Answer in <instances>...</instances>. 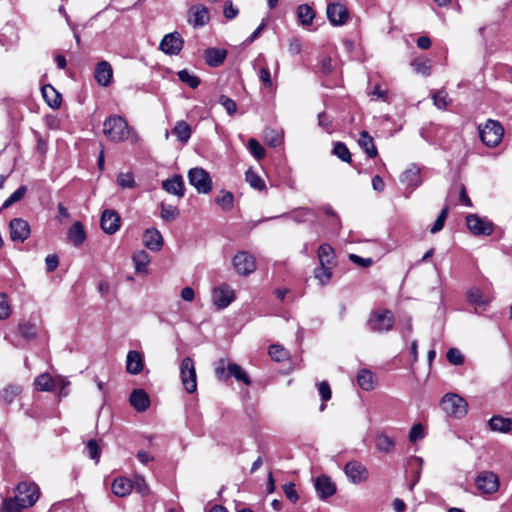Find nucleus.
I'll list each match as a JSON object with an SVG mask.
<instances>
[{
	"label": "nucleus",
	"instance_id": "nucleus-1",
	"mask_svg": "<svg viewBox=\"0 0 512 512\" xmlns=\"http://www.w3.org/2000/svg\"><path fill=\"white\" fill-rule=\"evenodd\" d=\"M103 132L109 140L122 142L129 137L130 128L122 116L112 115L104 121Z\"/></svg>",
	"mask_w": 512,
	"mask_h": 512
},
{
	"label": "nucleus",
	"instance_id": "nucleus-2",
	"mask_svg": "<svg viewBox=\"0 0 512 512\" xmlns=\"http://www.w3.org/2000/svg\"><path fill=\"white\" fill-rule=\"evenodd\" d=\"M441 409L450 417L463 418L468 412L467 401L456 393H446L440 401Z\"/></svg>",
	"mask_w": 512,
	"mask_h": 512
},
{
	"label": "nucleus",
	"instance_id": "nucleus-3",
	"mask_svg": "<svg viewBox=\"0 0 512 512\" xmlns=\"http://www.w3.org/2000/svg\"><path fill=\"white\" fill-rule=\"evenodd\" d=\"M14 490L15 496L13 498L21 502L22 506L32 507L40 497V488L32 481L19 482Z\"/></svg>",
	"mask_w": 512,
	"mask_h": 512
},
{
	"label": "nucleus",
	"instance_id": "nucleus-4",
	"mask_svg": "<svg viewBox=\"0 0 512 512\" xmlns=\"http://www.w3.org/2000/svg\"><path fill=\"white\" fill-rule=\"evenodd\" d=\"M481 141L488 147H496L502 141L504 129L498 121L488 120L486 124L479 126Z\"/></svg>",
	"mask_w": 512,
	"mask_h": 512
},
{
	"label": "nucleus",
	"instance_id": "nucleus-5",
	"mask_svg": "<svg viewBox=\"0 0 512 512\" xmlns=\"http://www.w3.org/2000/svg\"><path fill=\"white\" fill-rule=\"evenodd\" d=\"M188 180L198 193L208 194L213 188L210 174L201 167H194L188 171Z\"/></svg>",
	"mask_w": 512,
	"mask_h": 512
},
{
	"label": "nucleus",
	"instance_id": "nucleus-6",
	"mask_svg": "<svg viewBox=\"0 0 512 512\" xmlns=\"http://www.w3.org/2000/svg\"><path fill=\"white\" fill-rule=\"evenodd\" d=\"M215 374L220 380H227L230 376H233L238 381H243L246 385L251 383L247 373L236 363H228L225 365V360L221 359L216 368Z\"/></svg>",
	"mask_w": 512,
	"mask_h": 512
},
{
	"label": "nucleus",
	"instance_id": "nucleus-7",
	"mask_svg": "<svg viewBox=\"0 0 512 512\" xmlns=\"http://www.w3.org/2000/svg\"><path fill=\"white\" fill-rule=\"evenodd\" d=\"M180 377L184 389L188 393H194L197 390V375L194 361L190 357H185L180 364Z\"/></svg>",
	"mask_w": 512,
	"mask_h": 512
},
{
	"label": "nucleus",
	"instance_id": "nucleus-8",
	"mask_svg": "<svg viewBox=\"0 0 512 512\" xmlns=\"http://www.w3.org/2000/svg\"><path fill=\"white\" fill-rule=\"evenodd\" d=\"M235 299L234 290L226 283H222L212 290V302L217 309L228 307Z\"/></svg>",
	"mask_w": 512,
	"mask_h": 512
},
{
	"label": "nucleus",
	"instance_id": "nucleus-9",
	"mask_svg": "<svg viewBox=\"0 0 512 512\" xmlns=\"http://www.w3.org/2000/svg\"><path fill=\"white\" fill-rule=\"evenodd\" d=\"M368 325L375 332H387L393 326V315L389 310L376 311L371 314Z\"/></svg>",
	"mask_w": 512,
	"mask_h": 512
},
{
	"label": "nucleus",
	"instance_id": "nucleus-10",
	"mask_svg": "<svg viewBox=\"0 0 512 512\" xmlns=\"http://www.w3.org/2000/svg\"><path fill=\"white\" fill-rule=\"evenodd\" d=\"M184 46V40L180 33L166 34L160 42L159 49L167 55H178Z\"/></svg>",
	"mask_w": 512,
	"mask_h": 512
},
{
	"label": "nucleus",
	"instance_id": "nucleus-11",
	"mask_svg": "<svg viewBox=\"0 0 512 512\" xmlns=\"http://www.w3.org/2000/svg\"><path fill=\"white\" fill-rule=\"evenodd\" d=\"M232 262L236 272L243 276L253 273L256 269L254 257L246 251L238 252Z\"/></svg>",
	"mask_w": 512,
	"mask_h": 512
},
{
	"label": "nucleus",
	"instance_id": "nucleus-12",
	"mask_svg": "<svg viewBox=\"0 0 512 512\" xmlns=\"http://www.w3.org/2000/svg\"><path fill=\"white\" fill-rule=\"evenodd\" d=\"M466 224L471 233L475 235H490L493 232V224L486 218L475 214L466 217Z\"/></svg>",
	"mask_w": 512,
	"mask_h": 512
},
{
	"label": "nucleus",
	"instance_id": "nucleus-13",
	"mask_svg": "<svg viewBox=\"0 0 512 512\" xmlns=\"http://www.w3.org/2000/svg\"><path fill=\"white\" fill-rule=\"evenodd\" d=\"M327 18L333 26L344 25L349 18V11L342 3H330L326 9Z\"/></svg>",
	"mask_w": 512,
	"mask_h": 512
},
{
	"label": "nucleus",
	"instance_id": "nucleus-14",
	"mask_svg": "<svg viewBox=\"0 0 512 512\" xmlns=\"http://www.w3.org/2000/svg\"><path fill=\"white\" fill-rule=\"evenodd\" d=\"M10 238L12 241L24 242L30 236L29 223L22 218H14L9 223Z\"/></svg>",
	"mask_w": 512,
	"mask_h": 512
},
{
	"label": "nucleus",
	"instance_id": "nucleus-15",
	"mask_svg": "<svg viewBox=\"0 0 512 512\" xmlns=\"http://www.w3.org/2000/svg\"><path fill=\"white\" fill-rule=\"evenodd\" d=\"M344 470L348 479L354 484L365 482L368 479L367 468L358 461L348 462Z\"/></svg>",
	"mask_w": 512,
	"mask_h": 512
},
{
	"label": "nucleus",
	"instance_id": "nucleus-16",
	"mask_svg": "<svg viewBox=\"0 0 512 512\" xmlns=\"http://www.w3.org/2000/svg\"><path fill=\"white\" fill-rule=\"evenodd\" d=\"M209 20V10L204 5H193L188 11V22L193 27H203L209 22Z\"/></svg>",
	"mask_w": 512,
	"mask_h": 512
},
{
	"label": "nucleus",
	"instance_id": "nucleus-17",
	"mask_svg": "<svg viewBox=\"0 0 512 512\" xmlns=\"http://www.w3.org/2000/svg\"><path fill=\"white\" fill-rule=\"evenodd\" d=\"M477 488L486 494H492L499 488V479L493 472L481 473L476 479Z\"/></svg>",
	"mask_w": 512,
	"mask_h": 512
},
{
	"label": "nucleus",
	"instance_id": "nucleus-18",
	"mask_svg": "<svg viewBox=\"0 0 512 512\" xmlns=\"http://www.w3.org/2000/svg\"><path fill=\"white\" fill-rule=\"evenodd\" d=\"M317 495L321 499H327L335 494L336 486L333 481L326 475L318 476L314 483Z\"/></svg>",
	"mask_w": 512,
	"mask_h": 512
},
{
	"label": "nucleus",
	"instance_id": "nucleus-19",
	"mask_svg": "<svg viewBox=\"0 0 512 512\" xmlns=\"http://www.w3.org/2000/svg\"><path fill=\"white\" fill-rule=\"evenodd\" d=\"M101 228L107 234H114L120 228V217L114 210H105L101 216Z\"/></svg>",
	"mask_w": 512,
	"mask_h": 512
},
{
	"label": "nucleus",
	"instance_id": "nucleus-20",
	"mask_svg": "<svg viewBox=\"0 0 512 512\" xmlns=\"http://www.w3.org/2000/svg\"><path fill=\"white\" fill-rule=\"evenodd\" d=\"M113 76L112 66L107 61H101L97 64L94 77L99 85L108 86Z\"/></svg>",
	"mask_w": 512,
	"mask_h": 512
},
{
	"label": "nucleus",
	"instance_id": "nucleus-21",
	"mask_svg": "<svg viewBox=\"0 0 512 512\" xmlns=\"http://www.w3.org/2000/svg\"><path fill=\"white\" fill-rule=\"evenodd\" d=\"M144 367L143 356L141 353L135 350L128 352L126 357V370L129 374L137 375Z\"/></svg>",
	"mask_w": 512,
	"mask_h": 512
},
{
	"label": "nucleus",
	"instance_id": "nucleus-22",
	"mask_svg": "<svg viewBox=\"0 0 512 512\" xmlns=\"http://www.w3.org/2000/svg\"><path fill=\"white\" fill-rule=\"evenodd\" d=\"M143 243L148 249L158 251L163 246V238L157 229L150 228L143 234Z\"/></svg>",
	"mask_w": 512,
	"mask_h": 512
},
{
	"label": "nucleus",
	"instance_id": "nucleus-23",
	"mask_svg": "<svg viewBox=\"0 0 512 512\" xmlns=\"http://www.w3.org/2000/svg\"><path fill=\"white\" fill-rule=\"evenodd\" d=\"M162 187L167 193L178 197H183L185 194L184 182L180 175H175L170 179H166L163 181Z\"/></svg>",
	"mask_w": 512,
	"mask_h": 512
},
{
	"label": "nucleus",
	"instance_id": "nucleus-24",
	"mask_svg": "<svg viewBox=\"0 0 512 512\" xmlns=\"http://www.w3.org/2000/svg\"><path fill=\"white\" fill-rule=\"evenodd\" d=\"M130 404L139 412H144L150 405L148 394L142 389L134 390L130 395Z\"/></svg>",
	"mask_w": 512,
	"mask_h": 512
},
{
	"label": "nucleus",
	"instance_id": "nucleus-25",
	"mask_svg": "<svg viewBox=\"0 0 512 512\" xmlns=\"http://www.w3.org/2000/svg\"><path fill=\"white\" fill-rule=\"evenodd\" d=\"M42 96L49 107L57 109L62 102L61 94L50 84H46L41 89Z\"/></svg>",
	"mask_w": 512,
	"mask_h": 512
},
{
	"label": "nucleus",
	"instance_id": "nucleus-26",
	"mask_svg": "<svg viewBox=\"0 0 512 512\" xmlns=\"http://www.w3.org/2000/svg\"><path fill=\"white\" fill-rule=\"evenodd\" d=\"M171 133L176 136L177 140L185 145L191 138L192 129L191 126L184 120L177 121L173 127Z\"/></svg>",
	"mask_w": 512,
	"mask_h": 512
},
{
	"label": "nucleus",
	"instance_id": "nucleus-27",
	"mask_svg": "<svg viewBox=\"0 0 512 512\" xmlns=\"http://www.w3.org/2000/svg\"><path fill=\"white\" fill-rule=\"evenodd\" d=\"M227 51L218 48H208L204 51L206 63L211 67L220 66L226 59Z\"/></svg>",
	"mask_w": 512,
	"mask_h": 512
},
{
	"label": "nucleus",
	"instance_id": "nucleus-28",
	"mask_svg": "<svg viewBox=\"0 0 512 512\" xmlns=\"http://www.w3.org/2000/svg\"><path fill=\"white\" fill-rule=\"evenodd\" d=\"M356 380L359 387L365 391L373 390L376 384L375 374L368 369L359 370Z\"/></svg>",
	"mask_w": 512,
	"mask_h": 512
},
{
	"label": "nucleus",
	"instance_id": "nucleus-29",
	"mask_svg": "<svg viewBox=\"0 0 512 512\" xmlns=\"http://www.w3.org/2000/svg\"><path fill=\"white\" fill-rule=\"evenodd\" d=\"M112 492L118 497L129 495L133 489L132 481L126 477H117L112 483Z\"/></svg>",
	"mask_w": 512,
	"mask_h": 512
},
{
	"label": "nucleus",
	"instance_id": "nucleus-30",
	"mask_svg": "<svg viewBox=\"0 0 512 512\" xmlns=\"http://www.w3.org/2000/svg\"><path fill=\"white\" fill-rule=\"evenodd\" d=\"M400 181L410 187H418L421 184L420 169L416 165H411L401 175Z\"/></svg>",
	"mask_w": 512,
	"mask_h": 512
},
{
	"label": "nucleus",
	"instance_id": "nucleus-31",
	"mask_svg": "<svg viewBox=\"0 0 512 512\" xmlns=\"http://www.w3.org/2000/svg\"><path fill=\"white\" fill-rule=\"evenodd\" d=\"M68 239L75 245L80 246L86 239V233L81 222L76 221L68 230Z\"/></svg>",
	"mask_w": 512,
	"mask_h": 512
},
{
	"label": "nucleus",
	"instance_id": "nucleus-32",
	"mask_svg": "<svg viewBox=\"0 0 512 512\" xmlns=\"http://www.w3.org/2000/svg\"><path fill=\"white\" fill-rule=\"evenodd\" d=\"M22 391L21 386L9 384L0 391V402L3 405L12 404Z\"/></svg>",
	"mask_w": 512,
	"mask_h": 512
},
{
	"label": "nucleus",
	"instance_id": "nucleus-33",
	"mask_svg": "<svg viewBox=\"0 0 512 512\" xmlns=\"http://www.w3.org/2000/svg\"><path fill=\"white\" fill-rule=\"evenodd\" d=\"M488 425L494 432L508 433L512 428V420L502 416H493L488 421Z\"/></svg>",
	"mask_w": 512,
	"mask_h": 512
},
{
	"label": "nucleus",
	"instance_id": "nucleus-34",
	"mask_svg": "<svg viewBox=\"0 0 512 512\" xmlns=\"http://www.w3.org/2000/svg\"><path fill=\"white\" fill-rule=\"evenodd\" d=\"M466 296L468 303L476 307H485L490 302V298L476 287L469 289Z\"/></svg>",
	"mask_w": 512,
	"mask_h": 512
},
{
	"label": "nucleus",
	"instance_id": "nucleus-35",
	"mask_svg": "<svg viewBox=\"0 0 512 512\" xmlns=\"http://www.w3.org/2000/svg\"><path fill=\"white\" fill-rule=\"evenodd\" d=\"M358 144L370 158H375L377 156L378 152L374 145L373 138L367 131H362L360 133Z\"/></svg>",
	"mask_w": 512,
	"mask_h": 512
},
{
	"label": "nucleus",
	"instance_id": "nucleus-36",
	"mask_svg": "<svg viewBox=\"0 0 512 512\" xmlns=\"http://www.w3.org/2000/svg\"><path fill=\"white\" fill-rule=\"evenodd\" d=\"M297 18L301 25L310 26L315 18V11L308 4H301L297 7Z\"/></svg>",
	"mask_w": 512,
	"mask_h": 512
},
{
	"label": "nucleus",
	"instance_id": "nucleus-37",
	"mask_svg": "<svg viewBox=\"0 0 512 512\" xmlns=\"http://www.w3.org/2000/svg\"><path fill=\"white\" fill-rule=\"evenodd\" d=\"M288 218L295 222L303 223L314 219L315 212L310 208L300 207L290 212Z\"/></svg>",
	"mask_w": 512,
	"mask_h": 512
},
{
	"label": "nucleus",
	"instance_id": "nucleus-38",
	"mask_svg": "<svg viewBox=\"0 0 512 512\" xmlns=\"http://www.w3.org/2000/svg\"><path fill=\"white\" fill-rule=\"evenodd\" d=\"M318 259L320 265L333 266L335 259L333 248L328 244H322L318 249Z\"/></svg>",
	"mask_w": 512,
	"mask_h": 512
},
{
	"label": "nucleus",
	"instance_id": "nucleus-39",
	"mask_svg": "<svg viewBox=\"0 0 512 512\" xmlns=\"http://www.w3.org/2000/svg\"><path fill=\"white\" fill-rule=\"evenodd\" d=\"M215 202L224 211H230L234 205V196L231 192L222 190L215 198Z\"/></svg>",
	"mask_w": 512,
	"mask_h": 512
},
{
	"label": "nucleus",
	"instance_id": "nucleus-40",
	"mask_svg": "<svg viewBox=\"0 0 512 512\" xmlns=\"http://www.w3.org/2000/svg\"><path fill=\"white\" fill-rule=\"evenodd\" d=\"M133 262L135 264L136 272L145 273L147 271V265L150 262V257L147 252L141 250L134 254Z\"/></svg>",
	"mask_w": 512,
	"mask_h": 512
},
{
	"label": "nucleus",
	"instance_id": "nucleus-41",
	"mask_svg": "<svg viewBox=\"0 0 512 512\" xmlns=\"http://www.w3.org/2000/svg\"><path fill=\"white\" fill-rule=\"evenodd\" d=\"M34 384H35L36 389L39 391H52L54 388V380L47 373H43V374L39 375L35 379Z\"/></svg>",
	"mask_w": 512,
	"mask_h": 512
},
{
	"label": "nucleus",
	"instance_id": "nucleus-42",
	"mask_svg": "<svg viewBox=\"0 0 512 512\" xmlns=\"http://www.w3.org/2000/svg\"><path fill=\"white\" fill-rule=\"evenodd\" d=\"M394 446H395V442L393 441L392 438H390L386 434L381 433L376 437L377 450H379L381 452L388 453L393 450Z\"/></svg>",
	"mask_w": 512,
	"mask_h": 512
},
{
	"label": "nucleus",
	"instance_id": "nucleus-43",
	"mask_svg": "<svg viewBox=\"0 0 512 512\" xmlns=\"http://www.w3.org/2000/svg\"><path fill=\"white\" fill-rule=\"evenodd\" d=\"M177 75L181 82L187 84L192 89L197 88L200 84V78L190 73L187 69L178 71Z\"/></svg>",
	"mask_w": 512,
	"mask_h": 512
},
{
	"label": "nucleus",
	"instance_id": "nucleus-44",
	"mask_svg": "<svg viewBox=\"0 0 512 512\" xmlns=\"http://www.w3.org/2000/svg\"><path fill=\"white\" fill-rule=\"evenodd\" d=\"M270 357L276 362H283L289 358V352L283 346L273 344L268 351Z\"/></svg>",
	"mask_w": 512,
	"mask_h": 512
},
{
	"label": "nucleus",
	"instance_id": "nucleus-45",
	"mask_svg": "<svg viewBox=\"0 0 512 512\" xmlns=\"http://www.w3.org/2000/svg\"><path fill=\"white\" fill-rule=\"evenodd\" d=\"M245 179L249 185L257 190L265 189V181L253 170L249 169L245 174Z\"/></svg>",
	"mask_w": 512,
	"mask_h": 512
},
{
	"label": "nucleus",
	"instance_id": "nucleus-46",
	"mask_svg": "<svg viewBox=\"0 0 512 512\" xmlns=\"http://www.w3.org/2000/svg\"><path fill=\"white\" fill-rule=\"evenodd\" d=\"M332 153L341 159L343 162H351V153L347 146L342 142H336L333 147Z\"/></svg>",
	"mask_w": 512,
	"mask_h": 512
},
{
	"label": "nucleus",
	"instance_id": "nucleus-47",
	"mask_svg": "<svg viewBox=\"0 0 512 512\" xmlns=\"http://www.w3.org/2000/svg\"><path fill=\"white\" fill-rule=\"evenodd\" d=\"M264 141L268 146L277 147L282 143V135L274 129L264 131Z\"/></svg>",
	"mask_w": 512,
	"mask_h": 512
},
{
	"label": "nucleus",
	"instance_id": "nucleus-48",
	"mask_svg": "<svg viewBox=\"0 0 512 512\" xmlns=\"http://www.w3.org/2000/svg\"><path fill=\"white\" fill-rule=\"evenodd\" d=\"M26 508L29 507L22 506L21 502L13 497L5 499L2 503V512H22V510Z\"/></svg>",
	"mask_w": 512,
	"mask_h": 512
},
{
	"label": "nucleus",
	"instance_id": "nucleus-49",
	"mask_svg": "<svg viewBox=\"0 0 512 512\" xmlns=\"http://www.w3.org/2000/svg\"><path fill=\"white\" fill-rule=\"evenodd\" d=\"M331 268L332 266L329 265H320L314 271L315 278L318 279L321 284H326L332 276Z\"/></svg>",
	"mask_w": 512,
	"mask_h": 512
},
{
	"label": "nucleus",
	"instance_id": "nucleus-50",
	"mask_svg": "<svg viewBox=\"0 0 512 512\" xmlns=\"http://www.w3.org/2000/svg\"><path fill=\"white\" fill-rule=\"evenodd\" d=\"M412 66L417 73L424 76H428L431 73V63L428 59H415L412 62Z\"/></svg>",
	"mask_w": 512,
	"mask_h": 512
},
{
	"label": "nucleus",
	"instance_id": "nucleus-51",
	"mask_svg": "<svg viewBox=\"0 0 512 512\" xmlns=\"http://www.w3.org/2000/svg\"><path fill=\"white\" fill-rule=\"evenodd\" d=\"M179 215V210L176 206L161 204V218L167 222L174 221Z\"/></svg>",
	"mask_w": 512,
	"mask_h": 512
},
{
	"label": "nucleus",
	"instance_id": "nucleus-52",
	"mask_svg": "<svg viewBox=\"0 0 512 512\" xmlns=\"http://www.w3.org/2000/svg\"><path fill=\"white\" fill-rule=\"evenodd\" d=\"M248 149L250 153L257 159L261 160L265 156V149L263 146L254 138L248 141Z\"/></svg>",
	"mask_w": 512,
	"mask_h": 512
},
{
	"label": "nucleus",
	"instance_id": "nucleus-53",
	"mask_svg": "<svg viewBox=\"0 0 512 512\" xmlns=\"http://www.w3.org/2000/svg\"><path fill=\"white\" fill-rule=\"evenodd\" d=\"M117 184L123 189H131L136 186L132 173H119L117 176Z\"/></svg>",
	"mask_w": 512,
	"mask_h": 512
},
{
	"label": "nucleus",
	"instance_id": "nucleus-54",
	"mask_svg": "<svg viewBox=\"0 0 512 512\" xmlns=\"http://www.w3.org/2000/svg\"><path fill=\"white\" fill-rule=\"evenodd\" d=\"M434 105L439 109H445L449 104L448 94L443 91H437L433 94Z\"/></svg>",
	"mask_w": 512,
	"mask_h": 512
},
{
	"label": "nucleus",
	"instance_id": "nucleus-55",
	"mask_svg": "<svg viewBox=\"0 0 512 512\" xmlns=\"http://www.w3.org/2000/svg\"><path fill=\"white\" fill-rule=\"evenodd\" d=\"M19 333L25 339H33L36 336V326L32 323L19 325Z\"/></svg>",
	"mask_w": 512,
	"mask_h": 512
},
{
	"label": "nucleus",
	"instance_id": "nucleus-56",
	"mask_svg": "<svg viewBox=\"0 0 512 512\" xmlns=\"http://www.w3.org/2000/svg\"><path fill=\"white\" fill-rule=\"evenodd\" d=\"M447 212L448 207H444L430 229L432 234H435L443 229L447 217Z\"/></svg>",
	"mask_w": 512,
	"mask_h": 512
},
{
	"label": "nucleus",
	"instance_id": "nucleus-57",
	"mask_svg": "<svg viewBox=\"0 0 512 512\" xmlns=\"http://www.w3.org/2000/svg\"><path fill=\"white\" fill-rule=\"evenodd\" d=\"M447 360L453 365H461L464 362V356L457 348H450L446 354Z\"/></svg>",
	"mask_w": 512,
	"mask_h": 512
},
{
	"label": "nucleus",
	"instance_id": "nucleus-58",
	"mask_svg": "<svg viewBox=\"0 0 512 512\" xmlns=\"http://www.w3.org/2000/svg\"><path fill=\"white\" fill-rule=\"evenodd\" d=\"M219 103L225 108L229 115H233L236 113L237 105L233 99L225 95H221L219 98Z\"/></svg>",
	"mask_w": 512,
	"mask_h": 512
},
{
	"label": "nucleus",
	"instance_id": "nucleus-59",
	"mask_svg": "<svg viewBox=\"0 0 512 512\" xmlns=\"http://www.w3.org/2000/svg\"><path fill=\"white\" fill-rule=\"evenodd\" d=\"M11 314V308L8 298L5 294H0V319H7Z\"/></svg>",
	"mask_w": 512,
	"mask_h": 512
},
{
	"label": "nucleus",
	"instance_id": "nucleus-60",
	"mask_svg": "<svg viewBox=\"0 0 512 512\" xmlns=\"http://www.w3.org/2000/svg\"><path fill=\"white\" fill-rule=\"evenodd\" d=\"M133 484V489H135L136 492L147 495L149 493V487L145 482V479L142 476H136Z\"/></svg>",
	"mask_w": 512,
	"mask_h": 512
},
{
	"label": "nucleus",
	"instance_id": "nucleus-61",
	"mask_svg": "<svg viewBox=\"0 0 512 512\" xmlns=\"http://www.w3.org/2000/svg\"><path fill=\"white\" fill-rule=\"evenodd\" d=\"M223 13L225 18L232 20L237 17L239 10L233 5L231 0H227L224 4Z\"/></svg>",
	"mask_w": 512,
	"mask_h": 512
},
{
	"label": "nucleus",
	"instance_id": "nucleus-62",
	"mask_svg": "<svg viewBox=\"0 0 512 512\" xmlns=\"http://www.w3.org/2000/svg\"><path fill=\"white\" fill-rule=\"evenodd\" d=\"M424 437V428L421 424H415L412 426L409 432V440L416 442Z\"/></svg>",
	"mask_w": 512,
	"mask_h": 512
},
{
	"label": "nucleus",
	"instance_id": "nucleus-63",
	"mask_svg": "<svg viewBox=\"0 0 512 512\" xmlns=\"http://www.w3.org/2000/svg\"><path fill=\"white\" fill-rule=\"evenodd\" d=\"M283 492L287 499H289L292 503H296L298 500V494L295 489V485L293 483H287L283 486Z\"/></svg>",
	"mask_w": 512,
	"mask_h": 512
},
{
	"label": "nucleus",
	"instance_id": "nucleus-64",
	"mask_svg": "<svg viewBox=\"0 0 512 512\" xmlns=\"http://www.w3.org/2000/svg\"><path fill=\"white\" fill-rule=\"evenodd\" d=\"M288 50L293 55L300 54V52L302 50V42H301L300 38H298V37L291 38L288 43Z\"/></svg>",
	"mask_w": 512,
	"mask_h": 512
}]
</instances>
